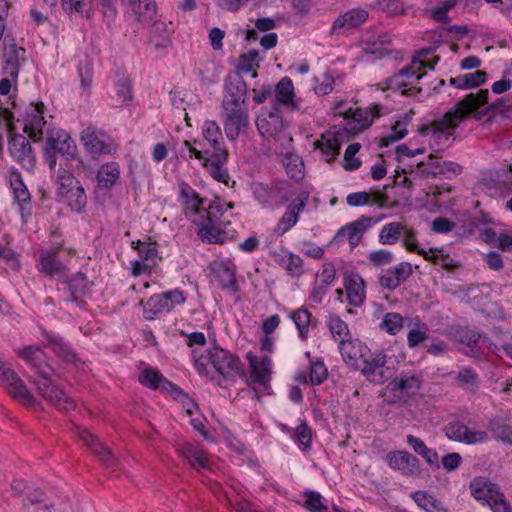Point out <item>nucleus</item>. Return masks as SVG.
Returning a JSON list of instances; mask_svg holds the SVG:
<instances>
[{
	"label": "nucleus",
	"mask_w": 512,
	"mask_h": 512,
	"mask_svg": "<svg viewBox=\"0 0 512 512\" xmlns=\"http://www.w3.org/2000/svg\"><path fill=\"white\" fill-rule=\"evenodd\" d=\"M489 91L482 89L478 93H470L462 99L454 110L446 112L443 117L432 124L431 146L446 144L454 140L455 129L472 112L488 102Z\"/></svg>",
	"instance_id": "1"
},
{
	"label": "nucleus",
	"mask_w": 512,
	"mask_h": 512,
	"mask_svg": "<svg viewBox=\"0 0 512 512\" xmlns=\"http://www.w3.org/2000/svg\"><path fill=\"white\" fill-rule=\"evenodd\" d=\"M226 212L224 201L216 197L208 207H203L192 221L197 226V234L208 243H222L221 217Z\"/></svg>",
	"instance_id": "2"
},
{
	"label": "nucleus",
	"mask_w": 512,
	"mask_h": 512,
	"mask_svg": "<svg viewBox=\"0 0 512 512\" xmlns=\"http://www.w3.org/2000/svg\"><path fill=\"white\" fill-rule=\"evenodd\" d=\"M204 361L210 363L224 380L233 381L242 373V363L240 359L219 346L208 349L205 356L195 361V368L201 375L207 374Z\"/></svg>",
	"instance_id": "3"
},
{
	"label": "nucleus",
	"mask_w": 512,
	"mask_h": 512,
	"mask_svg": "<svg viewBox=\"0 0 512 512\" xmlns=\"http://www.w3.org/2000/svg\"><path fill=\"white\" fill-rule=\"evenodd\" d=\"M183 145L187 149L188 157L200 161L201 166L206 169L209 175L218 182L228 184L230 176L226 168L228 161L227 149L217 148L215 151L209 149L200 150L191 142L185 140Z\"/></svg>",
	"instance_id": "4"
},
{
	"label": "nucleus",
	"mask_w": 512,
	"mask_h": 512,
	"mask_svg": "<svg viewBox=\"0 0 512 512\" xmlns=\"http://www.w3.org/2000/svg\"><path fill=\"white\" fill-rule=\"evenodd\" d=\"M57 194L72 212L83 214L86 211L87 195L81 182L68 170L58 169L56 174Z\"/></svg>",
	"instance_id": "5"
},
{
	"label": "nucleus",
	"mask_w": 512,
	"mask_h": 512,
	"mask_svg": "<svg viewBox=\"0 0 512 512\" xmlns=\"http://www.w3.org/2000/svg\"><path fill=\"white\" fill-rule=\"evenodd\" d=\"M423 65L424 63L420 59L413 57L410 65L402 68L385 81L387 89L398 91L407 97L420 94L422 89L417 85L426 74V72H421Z\"/></svg>",
	"instance_id": "6"
},
{
	"label": "nucleus",
	"mask_w": 512,
	"mask_h": 512,
	"mask_svg": "<svg viewBox=\"0 0 512 512\" xmlns=\"http://www.w3.org/2000/svg\"><path fill=\"white\" fill-rule=\"evenodd\" d=\"M472 496L483 505H488L493 512H511L499 487L486 477H476L470 482Z\"/></svg>",
	"instance_id": "7"
},
{
	"label": "nucleus",
	"mask_w": 512,
	"mask_h": 512,
	"mask_svg": "<svg viewBox=\"0 0 512 512\" xmlns=\"http://www.w3.org/2000/svg\"><path fill=\"white\" fill-rule=\"evenodd\" d=\"M222 107V122L226 137L230 141H235L241 131L246 129L249 125L247 106L230 101L222 102Z\"/></svg>",
	"instance_id": "8"
},
{
	"label": "nucleus",
	"mask_w": 512,
	"mask_h": 512,
	"mask_svg": "<svg viewBox=\"0 0 512 512\" xmlns=\"http://www.w3.org/2000/svg\"><path fill=\"white\" fill-rule=\"evenodd\" d=\"M34 383L37 386L39 394L57 409L68 412L75 408L74 400L43 372L38 373Z\"/></svg>",
	"instance_id": "9"
},
{
	"label": "nucleus",
	"mask_w": 512,
	"mask_h": 512,
	"mask_svg": "<svg viewBox=\"0 0 512 512\" xmlns=\"http://www.w3.org/2000/svg\"><path fill=\"white\" fill-rule=\"evenodd\" d=\"M0 384L16 400L25 405L35 403L34 396L26 388L17 373L4 361L0 360Z\"/></svg>",
	"instance_id": "10"
},
{
	"label": "nucleus",
	"mask_w": 512,
	"mask_h": 512,
	"mask_svg": "<svg viewBox=\"0 0 512 512\" xmlns=\"http://www.w3.org/2000/svg\"><path fill=\"white\" fill-rule=\"evenodd\" d=\"M80 140L86 151L93 157L110 154L113 151V141L103 130L88 126L82 130Z\"/></svg>",
	"instance_id": "11"
},
{
	"label": "nucleus",
	"mask_w": 512,
	"mask_h": 512,
	"mask_svg": "<svg viewBox=\"0 0 512 512\" xmlns=\"http://www.w3.org/2000/svg\"><path fill=\"white\" fill-rule=\"evenodd\" d=\"M366 379L374 384H382L389 378V369L386 367V354L378 352L372 354L370 351L365 355L358 369Z\"/></svg>",
	"instance_id": "12"
},
{
	"label": "nucleus",
	"mask_w": 512,
	"mask_h": 512,
	"mask_svg": "<svg viewBox=\"0 0 512 512\" xmlns=\"http://www.w3.org/2000/svg\"><path fill=\"white\" fill-rule=\"evenodd\" d=\"M9 153L22 168L33 170L36 164V157L29 140L21 134L10 132Z\"/></svg>",
	"instance_id": "13"
},
{
	"label": "nucleus",
	"mask_w": 512,
	"mask_h": 512,
	"mask_svg": "<svg viewBox=\"0 0 512 512\" xmlns=\"http://www.w3.org/2000/svg\"><path fill=\"white\" fill-rule=\"evenodd\" d=\"M378 221V219L361 216L357 220L350 222L340 228L334 239L337 242L347 240L350 244V247L353 249L360 243L364 233Z\"/></svg>",
	"instance_id": "14"
},
{
	"label": "nucleus",
	"mask_w": 512,
	"mask_h": 512,
	"mask_svg": "<svg viewBox=\"0 0 512 512\" xmlns=\"http://www.w3.org/2000/svg\"><path fill=\"white\" fill-rule=\"evenodd\" d=\"M256 126L263 137H277L285 130V124L279 108L262 109L256 119Z\"/></svg>",
	"instance_id": "15"
},
{
	"label": "nucleus",
	"mask_w": 512,
	"mask_h": 512,
	"mask_svg": "<svg viewBox=\"0 0 512 512\" xmlns=\"http://www.w3.org/2000/svg\"><path fill=\"white\" fill-rule=\"evenodd\" d=\"M211 282L217 283L222 289L233 292L239 290L235 267L223 261H213L209 265Z\"/></svg>",
	"instance_id": "16"
},
{
	"label": "nucleus",
	"mask_w": 512,
	"mask_h": 512,
	"mask_svg": "<svg viewBox=\"0 0 512 512\" xmlns=\"http://www.w3.org/2000/svg\"><path fill=\"white\" fill-rule=\"evenodd\" d=\"M287 184L284 182H276L271 186L257 184L254 188L255 199L268 206H279L286 202L289 197L286 194Z\"/></svg>",
	"instance_id": "17"
},
{
	"label": "nucleus",
	"mask_w": 512,
	"mask_h": 512,
	"mask_svg": "<svg viewBox=\"0 0 512 512\" xmlns=\"http://www.w3.org/2000/svg\"><path fill=\"white\" fill-rule=\"evenodd\" d=\"M368 19V12L365 9L353 8L339 15L333 22L330 35L343 34L363 24Z\"/></svg>",
	"instance_id": "18"
},
{
	"label": "nucleus",
	"mask_w": 512,
	"mask_h": 512,
	"mask_svg": "<svg viewBox=\"0 0 512 512\" xmlns=\"http://www.w3.org/2000/svg\"><path fill=\"white\" fill-rule=\"evenodd\" d=\"M10 186L13 191L14 203L18 206L22 219L31 215V195L17 171L10 173Z\"/></svg>",
	"instance_id": "19"
},
{
	"label": "nucleus",
	"mask_w": 512,
	"mask_h": 512,
	"mask_svg": "<svg viewBox=\"0 0 512 512\" xmlns=\"http://www.w3.org/2000/svg\"><path fill=\"white\" fill-rule=\"evenodd\" d=\"M46 146L65 156L66 159H73L76 154L73 139L63 129H47Z\"/></svg>",
	"instance_id": "20"
},
{
	"label": "nucleus",
	"mask_w": 512,
	"mask_h": 512,
	"mask_svg": "<svg viewBox=\"0 0 512 512\" xmlns=\"http://www.w3.org/2000/svg\"><path fill=\"white\" fill-rule=\"evenodd\" d=\"M25 49L17 46L15 43H9L7 39L4 41L3 49V70L5 76L11 79H17L19 68L25 62Z\"/></svg>",
	"instance_id": "21"
},
{
	"label": "nucleus",
	"mask_w": 512,
	"mask_h": 512,
	"mask_svg": "<svg viewBox=\"0 0 512 512\" xmlns=\"http://www.w3.org/2000/svg\"><path fill=\"white\" fill-rule=\"evenodd\" d=\"M77 438L89 447L92 453L106 466H114L117 463V458L114 454L85 428L77 427Z\"/></svg>",
	"instance_id": "22"
},
{
	"label": "nucleus",
	"mask_w": 512,
	"mask_h": 512,
	"mask_svg": "<svg viewBox=\"0 0 512 512\" xmlns=\"http://www.w3.org/2000/svg\"><path fill=\"white\" fill-rule=\"evenodd\" d=\"M43 108L42 103L32 105L31 112H28L24 119V132L35 142L42 140L47 125L43 117Z\"/></svg>",
	"instance_id": "23"
},
{
	"label": "nucleus",
	"mask_w": 512,
	"mask_h": 512,
	"mask_svg": "<svg viewBox=\"0 0 512 512\" xmlns=\"http://www.w3.org/2000/svg\"><path fill=\"white\" fill-rule=\"evenodd\" d=\"M422 377L414 371L401 372L388 385V388L400 395L410 396L415 394L421 387Z\"/></svg>",
	"instance_id": "24"
},
{
	"label": "nucleus",
	"mask_w": 512,
	"mask_h": 512,
	"mask_svg": "<svg viewBox=\"0 0 512 512\" xmlns=\"http://www.w3.org/2000/svg\"><path fill=\"white\" fill-rule=\"evenodd\" d=\"M339 350L344 362L358 370L365 355L368 354L369 348L359 340L341 341Z\"/></svg>",
	"instance_id": "25"
},
{
	"label": "nucleus",
	"mask_w": 512,
	"mask_h": 512,
	"mask_svg": "<svg viewBox=\"0 0 512 512\" xmlns=\"http://www.w3.org/2000/svg\"><path fill=\"white\" fill-rule=\"evenodd\" d=\"M390 37L387 33L381 32L377 35H370L362 40V53L370 60H377L389 52Z\"/></svg>",
	"instance_id": "26"
},
{
	"label": "nucleus",
	"mask_w": 512,
	"mask_h": 512,
	"mask_svg": "<svg viewBox=\"0 0 512 512\" xmlns=\"http://www.w3.org/2000/svg\"><path fill=\"white\" fill-rule=\"evenodd\" d=\"M412 274V266L408 262H401L382 272L379 277L381 287L394 290L405 282Z\"/></svg>",
	"instance_id": "27"
},
{
	"label": "nucleus",
	"mask_w": 512,
	"mask_h": 512,
	"mask_svg": "<svg viewBox=\"0 0 512 512\" xmlns=\"http://www.w3.org/2000/svg\"><path fill=\"white\" fill-rule=\"evenodd\" d=\"M39 271L57 281H68L69 269L51 252L40 254Z\"/></svg>",
	"instance_id": "28"
},
{
	"label": "nucleus",
	"mask_w": 512,
	"mask_h": 512,
	"mask_svg": "<svg viewBox=\"0 0 512 512\" xmlns=\"http://www.w3.org/2000/svg\"><path fill=\"white\" fill-rule=\"evenodd\" d=\"M388 465L403 474L412 476L419 472V460L407 451H394L387 455Z\"/></svg>",
	"instance_id": "29"
},
{
	"label": "nucleus",
	"mask_w": 512,
	"mask_h": 512,
	"mask_svg": "<svg viewBox=\"0 0 512 512\" xmlns=\"http://www.w3.org/2000/svg\"><path fill=\"white\" fill-rule=\"evenodd\" d=\"M247 359L251 366L253 381L267 389L271 378V359L263 356L258 360L252 353L247 354Z\"/></svg>",
	"instance_id": "30"
},
{
	"label": "nucleus",
	"mask_w": 512,
	"mask_h": 512,
	"mask_svg": "<svg viewBox=\"0 0 512 512\" xmlns=\"http://www.w3.org/2000/svg\"><path fill=\"white\" fill-rule=\"evenodd\" d=\"M379 115V108L377 106L365 109L357 108L354 111L351 110L349 117L352 118V121L348 122L346 129L354 133L361 132L368 127L375 118L379 117Z\"/></svg>",
	"instance_id": "31"
},
{
	"label": "nucleus",
	"mask_w": 512,
	"mask_h": 512,
	"mask_svg": "<svg viewBox=\"0 0 512 512\" xmlns=\"http://www.w3.org/2000/svg\"><path fill=\"white\" fill-rule=\"evenodd\" d=\"M279 105L286 106L292 110L300 108L298 101L295 100L292 80L287 76L283 77L275 87V103L273 106L278 107Z\"/></svg>",
	"instance_id": "32"
},
{
	"label": "nucleus",
	"mask_w": 512,
	"mask_h": 512,
	"mask_svg": "<svg viewBox=\"0 0 512 512\" xmlns=\"http://www.w3.org/2000/svg\"><path fill=\"white\" fill-rule=\"evenodd\" d=\"M226 96L222 102H235L246 105L247 85L242 76H228L225 79Z\"/></svg>",
	"instance_id": "33"
},
{
	"label": "nucleus",
	"mask_w": 512,
	"mask_h": 512,
	"mask_svg": "<svg viewBox=\"0 0 512 512\" xmlns=\"http://www.w3.org/2000/svg\"><path fill=\"white\" fill-rule=\"evenodd\" d=\"M11 489L13 494L21 499L22 508H29L32 511L31 503L41 504L43 502V492L23 481H15Z\"/></svg>",
	"instance_id": "34"
},
{
	"label": "nucleus",
	"mask_w": 512,
	"mask_h": 512,
	"mask_svg": "<svg viewBox=\"0 0 512 512\" xmlns=\"http://www.w3.org/2000/svg\"><path fill=\"white\" fill-rule=\"evenodd\" d=\"M139 382L150 389H172L176 392L181 393L182 390L175 386L173 383L168 381L159 371L153 368H145L138 377Z\"/></svg>",
	"instance_id": "35"
},
{
	"label": "nucleus",
	"mask_w": 512,
	"mask_h": 512,
	"mask_svg": "<svg viewBox=\"0 0 512 512\" xmlns=\"http://www.w3.org/2000/svg\"><path fill=\"white\" fill-rule=\"evenodd\" d=\"M315 148L327 156L326 161L331 162L339 154L340 142L336 133L327 131L315 142Z\"/></svg>",
	"instance_id": "36"
},
{
	"label": "nucleus",
	"mask_w": 512,
	"mask_h": 512,
	"mask_svg": "<svg viewBox=\"0 0 512 512\" xmlns=\"http://www.w3.org/2000/svg\"><path fill=\"white\" fill-rule=\"evenodd\" d=\"M181 196L185 199L186 209L189 216L195 217L203 208L204 199L187 183L180 184Z\"/></svg>",
	"instance_id": "37"
},
{
	"label": "nucleus",
	"mask_w": 512,
	"mask_h": 512,
	"mask_svg": "<svg viewBox=\"0 0 512 512\" xmlns=\"http://www.w3.org/2000/svg\"><path fill=\"white\" fill-rule=\"evenodd\" d=\"M486 79L487 74L484 71L477 70L451 78L449 83L458 89H471L484 84Z\"/></svg>",
	"instance_id": "38"
},
{
	"label": "nucleus",
	"mask_w": 512,
	"mask_h": 512,
	"mask_svg": "<svg viewBox=\"0 0 512 512\" xmlns=\"http://www.w3.org/2000/svg\"><path fill=\"white\" fill-rule=\"evenodd\" d=\"M202 134L211 146L210 151H215L217 148L226 149L223 146V134L220 126L216 121L207 120L202 126Z\"/></svg>",
	"instance_id": "39"
},
{
	"label": "nucleus",
	"mask_w": 512,
	"mask_h": 512,
	"mask_svg": "<svg viewBox=\"0 0 512 512\" xmlns=\"http://www.w3.org/2000/svg\"><path fill=\"white\" fill-rule=\"evenodd\" d=\"M259 68V53L256 50H250L240 55L235 75L251 74L252 78L257 77L256 70Z\"/></svg>",
	"instance_id": "40"
},
{
	"label": "nucleus",
	"mask_w": 512,
	"mask_h": 512,
	"mask_svg": "<svg viewBox=\"0 0 512 512\" xmlns=\"http://www.w3.org/2000/svg\"><path fill=\"white\" fill-rule=\"evenodd\" d=\"M46 339L53 352L56 353L63 361L67 363H73L77 361V356L72 348L63 341L62 338L55 336L50 333L45 334Z\"/></svg>",
	"instance_id": "41"
},
{
	"label": "nucleus",
	"mask_w": 512,
	"mask_h": 512,
	"mask_svg": "<svg viewBox=\"0 0 512 512\" xmlns=\"http://www.w3.org/2000/svg\"><path fill=\"white\" fill-rule=\"evenodd\" d=\"M172 309L171 302H167L161 294L151 296L143 308V316L146 320H154L158 313L170 311Z\"/></svg>",
	"instance_id": "42"
},
{
	"label": "nucleus",
	"mask_w": 512,
	"mask_h": 512,
	"mask_svg": "<svg viewBox=\"0 0 512 512\" xmlns=\"http://www.w3.org/2000/svg\"><path fill=\"white\" fill-rule=\"evenodd\" d=\"M120 175L119 165L115 162L103 164L97 173V181L100 187L110 189Z\"/></svg>",
	"instance_id": "43"
},
{
	"label": "nucleus",
	"mask_w": 512,
	"mask_h": 512,
	"mask_svg": "<svg viewBox=\"0 0 512 512\" xmlns=\"http://www.w3.org/2000/svg\"><path fill=\"white\" fill-rule=\"evenodd\" d=\"M406 226L400 222H390L385 224L379 233V242L383 245H393L402 238Z\"/></svg>",
	"instance_id": "44"
},
{
	"label": "nucleus",
	"mask_w": 512,
	"mask_h": 512,
	"mask_svg": "<svg viewBox=\"0 0 512 512\" xmlns=\"http://www.w3.org/2000/svg\"><path fill=\"white\" fill-rule=\"evenodd\" d=\"M346 292L350 305L355 307L362 305L365 293L361 277L357 275L350 277L346 282Z\"/></svg>",
	"instance_id": "45"
},
{
	"label": "nucleus",
	"mask_w": 512,
	"mask_h": 512,
	"mask_svg": "<svg viewBox=\"0 0 512 512\" xmlns=\"http://www.w3.org/2000/svg\"><path fill=\"white\" fill-rule=\"evenodd\" d=\"M65 283L69 286L70 300L75 302L79 297L86 295L92 284L83 272H78L72 278L68 276V281Z\"/></svg>",
	"instance_id": "46"
},
{
	"label": "nucleus",
	"mask_w": 512,
	"mask_h": 512,
	"mask_svg": "<svg viewBox=\"0 0 512 512\" xmlns=\"http://www.w3.org/2000/svg\"><path fill=\"white\" fill-rule=\"evenodd\" d=\"M415 503L427 512H448L443 504L425 491H416L412 494Z\"/></svg>",
	"instance_id": "47"
},
{
	"label": "nucleus",
	"mask_w": 512,
	"mask_h": 512,
	"mask_svg": "<svg viewBox=\"0 0 512 512\" xmlns=\"http://www.w3.org/2000/svg\"><path fill=\"white\" fill-rule=\"evenodd\" d=\"M278 262L292 276L299 277L303 274V261L299 255L283 250Z\"/></svg>",
	"instance_id": "48"
},
{
	"label": "nucleus",
	"mask_w": 512,
	"mask_h": 512,
	"mask_svg": "<svg viewBox=\"0 0 512 512\" xmlns=\"http://www.w3.org/2000/svg\"><path fill=\"white\" fill-rule=\"evenodd\" d=\"M433 163L438 178L451 179L462 172L461 165L453 161H446L433 156Z\"/></svg>",
	"instance_id": "49"
},
{
	"label": "nucleus",
	"mask_w": 512,
	"mask_h": 512,
	"mask_svg": "<svg viewBox=\"0 0 512 512\" xmlns=\"http://www.w3.org/2000/svg\"><path fill=\"white\" fill-rule=\"evenodd\" d=\"M410 120L408 115H404L402 120H398L393 125L391 131L383 136L380 140V146H388L391 143H394L402 138H404L407 134V125Z\"/></svg>",
	"instance_id": "50"
},
{
	"label": "nucleus",
	"mask_w": 512,
	"mask_h": 512,
	"mask_svg": "<svg viewBox=\"0 0 512 512\" xmlns=\"http://www.w3.org/2000/svg\"><path fill=\"white\" fill-rule=\"evenodd\" d=\"M132 11L140 18L151 19L156 13L153 0H128Z\"/></svg>",
	"instance_id": "51"
},
{
	"label": "nucleus",
	"mask_w": 512,
	"mask_h": 512,
	"mask_svg": "<svg viewBox=\"0 0 512 512\" xmlns=\"http://www.w3.org/2000/svg\"><path fill=\"white\" fill-rule=\"evenodd\" d=\"M328 326L333 338L338 341H348L350 336L348 325L338 316H330Z\"/></svg>",
	"instance_id": "52"
},
{
	"label": "nucleus",
	"mask_w": 512,
	"mask_h": 512,
	"mask_svg": "<svg viewBox=\"0 0 512 512\" xmlns=\"http://www.w3.org/2000/svg\"><path fill=\"white\" fill-rule=\"evenodd\" d=\"M311 314L306 309H297L293 313H291V319L295 323L299 336L302 339H306L309 331Z\"/></svg>",
	"instance_id": "53"
},
{
	"label": "nucleus",
	"mask_w": 512,
	"mask_h": 512,
	"mask_svg": "<svg viewBox=\"0 0 512 512\" xmlns=\"http://www.w3.org/2000/svg\"><path fill=\"white\" fill-rule=\"evenodd\" d=\"M380 327L391 335L397 334L403 327V317L396 312L386 313Z\"/></svg>",
	"instance_id": "54"
},
{
	"label": "nucleus",
	"mask_w": 512,
	"mask_h": 512,
	"mask_svg": "<svg viewBox=\"0 0 512 512\" xmlns=\"http://www.w3.org/2000/svg\"><path fill=\"white\" fill-rule=\"evenodd\" d=\"M299 220V214L297 212H292L286 210L283 216L278 221L277 225L274 228V234L277 236L284 235L287 231H289L293 226L297 224Z\"/></svg>",
	"instance_id": "55"
},
{
	"label": "nucleus",
	"mask_w": 512,
	"mask_h": 512,
	"mask_svg": "<svg viewBox=\"0 0 512 512\" xmlns=\"http://www.w3.org/2000/svg\"><path fill=\"white\" fill-rule=\"evenodd\" d=\"M328 377V371L325 364L320 361L310 362L309 381L312 385H320Z\"/></svg>",
	"instance_id": "56"
},
{
	"label": "nucleus",
	"mask_w": 512,
	"mask_h": 512,
	"mask_svg": "<svg viewBox=\"0 0 512 512\" xmlns=\"http://www.w3.org/2000/svg\"><path fill=\"white\" fill-rule=\"evenodd\" d=\"M361 145L359 143H352L348 145L344 153V168L348 171H354L360 168L361 161L355 157L360 150Z\"/></svg>",
	"instance_id": "57"
},
{
	"label": "nucleus",
	"mask_w": 512,
	"mask_h": 512,
	"mask_svg": "<svg viewBox=\"0 0 512 512\" xmlns=\"http://www.w3.org/2000/svg\"><path fill=\"white\" fill-rule=\"evenodd\" d=\"M493 436L504 443L512 444V428L500 421L490 423Z\"/></svg>",
	"instance_id": "58"
},
{
	"label": "nucleus",
	"mask_w": 512,
	"mask_h": 512,
	"mask_svg": "<svg viewBox=\"0 0 512 512\" xmlns=\"http://www.w3.org/2000/svg\"><path fill=\"white\" fill-rule=\"evenodd\" d=\"M314 81L313 90L317 95L321 96L329 94L333 90L335 83L334 77L330 73H324L321 78L315 77Z\"/></svg>",
	"instance_id": "59"
},
{
	"label": "nucleus",
	"mask_w": 512,
	"mask_h": 512,
	"mask_svg": "<svg viewBox=\"0 0 512 512\" xmlns=\"http://www.w3.org/2000/svg\"><path fill=\"white\" fill-rule=\"evenodd\" d=\"M306 501L304 507L310 512H328V507L322 503V496L315 491L305 492Z\"/></svg>",
	"instance_id": "60"
},
{
	"label": "nucleus",
	"mask_w": 512,
	"mask_h": 512,
	"mask_svg": "<svg viewBox=\"0 0 512 512\" xmlns=\"http://www.w3.org/2000/svg\"><path fill=\"white\" fill-rule=\"evenodd\" d=\"M467 432L468 427L461 422H451L445 428V434L449 439L462 443L466 440L465 436H467Z\"/></svg>",
	"instance_id": "61"
},
{
	"label": "nucleus",
	"mask_w": 512,
	"mask_h": 512,
	"mask_svg": "<svg viewBox=\"0 0 512 512\" xmlns=\"http://www.w3.org/2000/svg\"><path fill=\"white\" fill-rule=\"evenodd\" d=\"M286 173L294 180L299 181L304 177V164L298 158L287 159L285 163Z\"/></svg>",
	"instance_id": "62"
},
{
	"label": "nucleus",
	"mask_w": 512,
	"mask_h": 512,
	"mask_svg": "<svg viewBox=\"0 0 512 512\" xmlns=\"http://www.w3.org/2000/svg\"><path fill=\"white\" fill-rule=\"evenodd\" d=\"M477 379V374L470 368L461 369L456 376L457 384L463 388L476 386Z\"/></svg>",
	"instance_id": "63"
},
{
	"label": "nucleus",
	"mask_w": 512,
	"mask_h": 512,
	"mask_svg": "<svg viewBox=\"0 0 512 512\" xmlns=\"http://www.w3.org/2000/svg\"><path fill=\"white\" fill-rule=\"evenodd\" d=\"M18 355L34 366L44 358V352L36 346H28L19 352Z\"/></svg>",
	"instance_id": "64"
}]
</instances>
